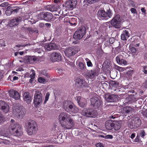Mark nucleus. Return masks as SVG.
Returning a JSON list of instances; mask_svg holds the SVG:
<instances>
[{
    "instance_id": "obj_1",
    "label": "nucleus",
    "mask_w": 147,
    "mask_h": 147,
    "mask_svg": "<svg viewBox=\"0 0 147 147\" xmlns=\"http://www.w3.org/2000/svg\"><path fill=\"white\" fill-rule=\"evenodd\" d=\"M59 120L61 126L66 129H70L74 125L73 120L66 113H61L59 116Z\"/></svg>"
},
{
    "instance_id": "obj_2",
    "label": "nucleus",
    "mask_w": 147,
    "mask_h": 147,
    "mask_svg": "<svg viewBox=\"0 0 147 147\" xmlns=\"http://www.w3.org/2000/svg\"><path fill=\"white\" fill-rule=\"evenodd\" d=\"M27 132L29 135L35 134L38 130V126L36 122L34 120L28 121L26 123Z\"/></svg>"
},
{
    "instance_id": "obj_3",
    "label": "nucleus",
    "mask_w": 147,
    "mask_h": 147,
    "mask_svg": "<svg viewBox=\"0 0 147 147\" xmlns=\"http://www.w3.org/2000/svg\"><path fill=\"white\" fill-rule=\"evenodd\" d=\"M9 131L12 132L14 136H20L22 134V132L19 125L17 123L11 124L9 127Z\"/></svg>"
},
{
    "instance_id": "obj_4",
    "label": "nucleus",
    "mask_w": 147,
    "mask_h": 147,
    "mask_svg": "<svg viewBox=\"0 0 147 147\" xmlns=\"http://www.w3.org/2000/svg\"><path fill=\"white\" fill-rule=\"evenodd\" d=\"M112 14V11L110 10L109 8V9H108L106 12L105 10H99L98 11L97 14L98 17L104 20H107L111 18Z\"/></svg>"
},
{
    "instance_id": "obj_5",
    "label": "nucleus",
    "mask_w": 147,
    "mask_h": 147,
    "mask_svg": "<svg viewBox=\"0 0 147 147\" xmlns=\"http://www.w3.org/2000/svg\"><path fill=\"white\" fill-rule=\"evenodd\" d=\"M120 16L117 15L114 17L111 21V24L113 27L119 28L121 26Z\"/></svg>"
},
{
    "instance_id": "obj_6",
    "label": "nucleus",
    "mask_w": 147,
    "mask_h": 147,
    "mask_svg": "<svg viewBox=\"0 0 147 147\" xmlns=\"http://www.w3.org/2000/svg\"><path fill=\"white\" fill-rule=\"evenodd\" d=\"M135 93V94H131L128 96L124 101L125 102H123L125 104H129L132 103L133 102L137 100L140 98L139 96L137 94L136 92H132Z\"/></svg>"
},
{
    "instance_id": "obj_7",
    "label": "nucleus",
    "mask_w": 147,
    "mask_h": 147,
    "mask_svg": "<svg viewBox=\"0 0 147 147\" xmlns=\"http://www.w3.org/2000/svg\"><path fill=\"white\" fill-rule=\"evenodd\" d=\"M42 102V94L41 92H36L34 99V103L36 107H38Z\"/></svg>"
},
{
    "instance_id": "obj_8",
    "label": "nucleus",
    "mask_w": 147,
    "mask_h": 147,
    "mask_svg": "<svg viewBox=\"0 0 147 147\" xmlns=\"http://www.w3.org/2000/svg\"><path fill=\"white\" fill-rule=\"evenodd\" d=\"M53 17V15L51 13L47 12H43L38 15V18L39 19L47 21H50L52 19Z\"/></svg>"
},
{
    "instance_id": "obj_9",
    "label": "nucleus",
    "mask_w": 147,
    "mask_h": 147,
    "mask_svg": "<svg viewBox=\"0 0 147 147\" xmlns=\"http://www.w3.org/2000/svg\"><path fill=\"white\" fill-rule=\"evenodd\" d=\"M83 115L88 117H94L97 115V113L92 109H84L82 111Z\"/></svg>"
},
{
    "instance_id": "obj_10",
    "label": "nucleus",
    "mask_w": 147,
    "mask_h": 147,
    "mask_svg": "<svg viewBox=\"0 0 147 147\" xmlns=\"http://www.w3.org/2000/svg\"><path fill=\"white\" fill-rule=\"evenodd\" d=\"M90 100L91 105L95 109L98 108L102 104L101 100L97 97H93L90 98Z\"/></svg>"
},
{
    "instance_id": "obj_11",
    "label": "nucleus",
    "mask_w": 147,
    "mask_h": 147,
    "mask_svg": "<svg viewBox=\"0 0 147 147\" xmlns=\"http://www.w3.org/2000/svg\"><path fill=\"white\" fill-rule=\"evenodd\" d=\"M78 51L76 46L72 47L67 48L65 51V53L66 56L70 57L77 54Z\"/></svg>"
},
{
    "instance_id": "obj_12",
    "label": "nucleus",
    "mask_w": 147,
    "mask_h": 147,
    "mask_svg": "<svg viewBox=\"0 0 147 147\" xmlns=\"http://www.w3.org/2000/svg\"><path fill=\"white\" fill-rule=\"evenodd\" d=\"M75 82V87L78 89V91H79V89L85 86L86 85V83L85 80L80 78H76Z\"/></svg>"
},
{
    "instance_id": "obj_13",
    "label": "nucleus",
    "mask_w": 147,
    "mask_h": 147,
    "mask_svg": "<svg viewBox=\"0 0 147 147\" xmlns=\"http://www.w3.org/2000/svg\"><path fill=\"white\" fill-rule=\"evenodd\" d=\"M13 109V113L19 117H22L25 113L24 109H21L19 106H14Z\"/></svg>"
},
{
    "instance_id": "obj_14",
    "label": "nucleus",
    "mask_w": 147,
    "mask_h": 147,
    "mask_svg": "<svg viewBox=\"0 0 147 147\" xmlns=\"http://www.w3.org/2000/svg\"><path fill=\"white\" fill-rule=\"evenodd\" d=\"M50 60L53 62L59 61L61 60V56L60 53L53 52L51 54Z\"/></svg>"
},
{
    "instance_id": "obj_15",
    "label": "nucleus",
    "mask_w": 147,
    "mask_h": 147,
    "mask_svg": "<svg viewBox=\"0 0 147 147\" xmlns=\"http://www.w3.org/2000/svg\"><path fill=\"white\" fill-rule=\"evenodd\" d=\"M98 75V71L97 69H94L91 70L90 71L88 70V71L84 75L88 76L90 78H95Z\"/></svg>"
},
{
    "instance_id": "obj_16",
    "label": "nucleus",
    "mask_w": 147,
    "mask_h": 147,
    "mask_svg": "<svg viewBox=\"0 0 147 147\" xmlns=\"http://www.w3.org/2000/svg\"><path fill=\"white\" fill-rule=\"evenodd\" d=\"M105 96L107 98V100L109 102H115L118 100V96L117 95L114 94H105Z\"/></svg>"
},
{
    "instance_id": "obj_17",
    "label": "nucleus",
    "mask_w": 147,
    "mask_h": 147,
    "mask_svg": "<svg viewBox=\"0 0 147 147\" xmlns=\"http://www.w3.org/2000/svg\"><path fill=\"white\" fill-rule=\"evenodd\" d=\"M0 109H2L5 113L8 112L9 109L8 104L2 100H0Z\"/></svg>"
},
{
    "instance_id": "obj_18",
    "label": "nucleus",
    "mask_w": 147,
    "mask_h": 147,
    "mask_svg": "<svg viewBox=\"0 0 147 147\" xmlns=\"http://www.w3.org/2000/svg\"><path fill=\"white\" fill-rule=\"evenodd\" d=\"M33 94L29 92H24L23 96V99L28 104H30L32 99Z\"/></svg>"
},
{
    "instance_id": "obj_19",
    "label": "nucleus",
    "mask_w": 147,
    "mask_h": 147,
    "mask_svg": "<svg viewBox=\"0 0 147 147\" xmlns=\"http://www.w3.org/2000/svg\"><path fill=\"white\" fill-rule=\"evenodd\" d=\"M25 60L27 63L31 64L34 63L36 61H38L39 59L35 56H28L26 57Z\"/></svg>"
},
{
    "instance_id": "obj_20",
    "label": "nucleus",
    "mask_w": 147,
    "mask_h": 147,
    "mask_svg": "<svg viewBox=\"0 0 147 147\" xmlns=\"http://www.w3.org/2000/svg\"><path fill=\"white\" fill-rule=\"evenodd\" d=\"M20 8L18 7H11L8 9L6 10V13H8L7 15H9L11 14H13L16 13L19 10Z\"/></svg>"
},
{
    "instance_id": "obj_21",
    "label": "nucleus",
    "mask_w": 147,
    "mask_h": 147,
    "mask_svg": "<svg viewBox=\"0 0 147 147\" xmlns=\"http://www.w3.org/2000/svg\"><path fill=\"white\" fill-rule=\"evenodd\" d=\"M22 18L20 17H18L15 19H13L9 21V25L10 27H13L18 25L21 22Z\"/></svg>"
},
{
    "instance_id": "obj_22",
    "label": "nucleus",
    "mask_w": 147,
    "mask_h": 147,
    "mask_svg": "<svg viewBox=\"0 0 147 147\" xmlns=\"http://www.w3.org/2000/svg\"><path fill=\"white\" fill-rule=\"evenodd\" d=\"M79 68L81 70L83 74L85 75L86 73L88 71V70L86 69L85 64H84L82 62H80L78 64Z\"/></svg>"
},
{
    "instance_id": "obj_23",
    "label": "nucleus",
    "mask_w": 147,
    "mask_h": 147,
    "mask_svg": "<svg viewBox=\"0 0 147 147\" xmlns=\"http://www.w3.org/2000/svg\"><path fill=\"white\" fill-rule=\"evenodd\" d=\"M130 36V34L128 30H123L122 33L121 35V39L123 40H127V38H128Z\"/></svg>"
},
{
    "instance_id": "obj_24",
    "label": "nucleus",
    "mask_w": 147,
    "mask_h": 147,
    "mask_svg": "<svg viewBox=\"0 0 147 147\" xmlns=\"http://www.w3.org/2000/svg\"><path fill=\"white\" fill-rule=\"evenodd\" d=\"M73 103L70 101H65L64 102V108L66 111H67L69 110L70 107L72 105Z\"/></svg>"
},
{
    "instance_id": "obj_25",
    "label": "nucleus",
    "mask_w": 147,
    "mask_h": 147,
    "mask_svg": "<svg viewBox=\"0 0 147 147\" xmlns=\"http://www.w3.org/2000/svg\"><path fill=\"white\" fill-rule=\"evenodd\" d=\"M87 28V26L86 25H82L77 30L79 31V32L80 33L82 36H84L86 34V29Z\"/></svg>"
},
{
    "instance_id": "obj_26",
    "label": "nucleus",
    "mask_w": 147,
    "mask_h": 147,
    "mask_svg": "<svg viewBox=\"0 0 147 147\" xmlns=\"http://www.w3.org/2000/svg\"><path fill=\"white\" fill-rule=\"evenodd\" d=\"M78 109L76 107L73 103L69 110L67 112L71 114L76 113L78 112Z\"/></svg>"
},
{
    "instance_id": "obj_27",
    "label": "nucleus",
    "mask_w": 147,
    "mask_h": 147,
    "mask_svg": "<svg viewBox=\"0 0 147 147\" xmlns=\"http://www.w3.org/2000/svg\"><path fill=\"white\" fill-rule=\"evenodd\" d=\"M45 47L47 50L50 51L51 50H55L56 49L57 46L54 43H51L45 45Z\"/></svg>"
},
{
    "instance_id": "obj_28",
    "label": "nucleus",
    "mask_w": 147,
    "mask_h": 147,
    "mask_svg": "<svg viewBox=\"0 0 147 147\" xmlns=\"http://www.w3.org/2000/svg\"><path fill=\"white\" fill-rule=\"evenodd\" d=\"M114 123L111 120L107 121L105 123V127L108 130L112 129L114 127Z\"/></svg>"
},
{
    "instance_id": "obj_29",
    "label": "nucleus",
    "mask_w": 147,
    "mask_h": 147,
    "mask_svg": "<svg viewBox=\"0 0 147 147\" xmlns=\"http://www.w3.org/2000/svg\"><path fill=\"white\" fill-rule=\"evenodd\" d=\"M69 3V4L67 5V7L72 9L76 6L77 1V0H70Z\"/></svg>"
},
{
    "instance_id": "obj_30",
    "label": "nucleus",
    "mask_w": 147,
    "mask_h": 147,
    "mask_svg": "<svg viewBox=\"0 0 147 147\" xmlns=\"http://www.w3.org/2000/svg\"><path fill=\"white\" fill-rule=\"evenodd\" d=\"M10 97L15 99H19L20 98V94L19 92H9Z\"/></svg>"
},
{
    "instance_id": "obj_31",
    "label": "nucleus",
    "mask_w": 147,
    "mask_h": 147,
    "mask_svg": "<svg viewBox=\"0 0 147 147\" xmlns=\"http://www.w3.org/2000/svg\"><path fill=\"white\" fill-rule=\"evenodd\" d=\"M83 36L77 30L74 33L73 35L74 38L76 40H80Z\"/></svg>"
},
{
    "instance_id": "obj_32",
    "label": "nucleus",
    "mask_w": 147,
    "mask_h": 147,
    "mask_svg": "<svg viewBox=\"0 0 147 147\" xmlns=\"http://www.w3.org/2000/svg\"><path fill=\"white\" fill-rule=\"evenodd\" d=\"M132 110V108L130 107H125L123 109L122 112L124 114H127L129 113Z\"/></svg>"
},
{
    "instance_id": "obj_33",
    "label": "nucleus",
    "mask_w": 147,
    "mask_h": 147,
    "mask_svg": "<svg viewBox=\"0 0 147 147\" xmlns=\"http://www.w3.org/2000/svg\"><path fill=\"white\" fill-rule=\"evenodd\" d=\"M123 59V57L121 55H119L116 58V60L117 63L119 64H122Z\"/></svg>"
},
{
    "instance_id": "obj_34",
    "label": "nucleus",
    "mask_w": 147,
    "mask_h": 147,
    "mask_svg": "<svg viewBox=\"0 0 147 147\" xmlns=\"http://www.w3.org/2000/svg\"><path fill=\"white\" fill-rule=\"evenodd\" d=\"M133 122H135V125L136 127H139L141 125V121L140 119L139 118H137L133 120Z\"/></svg>"
},
{
    "instance_id": "obj_35",
    "label": "nucleus",
    "mask_w": 147,
    "mask_h": 147,
    "mask_svg": "<svg viewBox=\"0 0 147 147\" xmlns=\"http://www.w3.org/2000/svg\"><path fill=\"white\" fill-rule=\"evenodd\" d=\"M114 126L113 128L115 130H119L121 128V124L119 122H117L114 123Z\"/></svg>"
},
{
    "instance_id": "obj_36",
    "label": "nucleus",
    "mask_w": 147,
    "mask_h": 147,
    "mask_svg": "<svg viewBox=\"0 0 147 147\" xmlns=\"http://www.w3.org/2000/svg\"><path fill=\"white\" fill-rule=\"evenodd\" d=\"M129 126L131 129L135 128L136 127L135 125V122H133V120L129 123Z\"/></svg>"
},
{
    "instance_id": "obj_37",
    "label": "nucleus",
    "mask_w": 147,
    "mask_h": 147,
    "mask_svg": "<svg viewBox=\"0 0 147 147\" xmlns=\"http://www.w3.org/2000/svg\"><path fill=\"white\" fill-rule=\"evenodd\" d=\"M129 5L134 7H136V3L132 0H128Z\"/></svg>"
},
{
    "instance_id": "obj_38",
    "label": "nucleus",
    "mask_w": 147,
    "mask_h": 147,
    "mask_svg": "<svg viewBox=\"0 0 147 147\" xmlns=\"http://www.w3.org/2000/svg\"><path fill=\"white\" fill-rule=\"evenodd\" d=\"M139 135V136H140L142 138H144V137L146 135V133L144 130H141L140 131Z\"/></svg>"
},
{
    "instance_id": "obj_39",
    "label": "nucleus",
    "mask_w": 147,
    "mask_h": 147,
    "mask_svg": "<svg viewBox=\"0 0 147 147\" xmlns=\"http://www.w3.org/2000/svg\"><path fill=\"white\" fill-rule=\"evenodd\" d=\"M41 74L45 76H46L48 78H49L50 77V76L47 73V71L45 70H43L41 71Z\"/></svg>"
},
{
    "instance_id": "obj_40",
    "label": "nucleus",
    "mask_w": 147,
    "mask_h": 147,
    "mask_svg": "<svg viewBox=\"0 0 147 147\" xmlns=\"http://www.w3.org/2000/svg\"><path fill=\"white\" fill-rule=\"evenodd\" d=\"M47 10L51 11H54V7L52 5H48L47 7Z\"/></svg>"
},
{
    "instance_id": "obj_41",
    "label": "nucleus",
    "mask_w": 147,
    "mask_h": 147,
    "mask_svg": "<svg viewBox=\"0 0 147 147\" xmlns=\"http://www.w3.org/2000/svg\"><path fill=\"white\" fill-rule=\"evenodd\" d=\"M86 60L87 61V65L89 67H92L93 66V64L90 60L88 59H87Z\"/></svg>"
},
{
    "instance_id": "obj_42",
    "label": "nucleus",
    "mask_w": 147,
    "mask_h": 147,
    "mask_svg": "<svg viewBox=\"0 0 147 147\" xmlns=\"http://www.w3.org/2000/svg\"><path fill=\"white\" fill-rule=\"evenodd\" d=\"M50 95L49 92H47L45 97V100L44 102V104H45L48 100Z\"/></svg>"
},
{
    "instance_id": "obj_43",
    "label": "nucleus",
    "mask_w": 147,
    "mask_h": 147,
    "mask_svg": "<svg viewBox=\"0 0 147 147\" xmlns=\"http://www.w3.org/2000/svg\"><path fill=\"white\" fill-rule=\"evenodd\" d=\"M38 81L41 83H44L45 82V79L42 77H39L38 79Z\"/></svg>"
},
{
    "instance_id": "obj_44",
    "label": "nucleus",
    "mask_w": 147,
    "mask_h": 147,
    "mask_svg": "<svg viewBox=\"0 0 147 147\" xmlns=\"http://www.w3.org/2000/svg\"><path fill=\"white\" fill-rule=\"evenodd\" d=\"M87 2L90 4H93L94 3L99 1L100 0H86Z\"/></svg>"
},
{
    "instance_id": "obj_45",
    "label": "nucleus",
    "mask_w": 147,
    "mask_h": 147,
    "mask_svg": "<svg viewBox=\"0 0 147 147\" xmlns=\"http://www.w3.org/2000/svg\"><path fill=\"white\" fill-rule=\"evenodd\" d=\"M31 71L32 72V74L30 75V77L32 78H34L35 75V72L33 70H32Z\"/></svg>"
},
{
    "instance_id": "obj_46",
    "label": "nucleus",
    "mask_w": 147,
    "mask_h": 147,
    "mask_svg": "<svg viewBox=\"0 0 147 147\" xmlns=\"http://www.w3.org/2000/svg\"><path fill=\"white\" fill-rule=\"evenodd\" d=\"M134 141L135 142H139L140 141V137L138 135H137L136 138L134 140Z\"/></svg>"
},
{
    "instance_id": "obj_47",
    "label": "nucleus",
    "mask_w": 147,
    "mask_h": 147,
    "mask_svg": "<svg viewBox=\"0 0 147 147\" xmlns=\"http://www.w3.org/2000/svg\"><path fill=\"white\" fill-rule=\"evenodd\" d=\"M74 20H73V19H71L70 20H69V23L72 26H76V22L75 21V22H73Z\"/></svg>"
},
{
    "instance_id": "obj_48",
    "label": "nucleus",
    "mask_w": 147,
    "mask_h": 147,
    "mask_svg": "<svg viewBox=\"0 0 147 147\" xmlns=\"http://www.w3.org/2000/svg\"><path fill=\"white\" fill-rule=\"evenodd\" d=\"M131 13L134 14H137V12L136 10L134 8H132L130 9Z\"/></svg>"
},
{
    "instance_id": "obj_49",
    "label": "nucleus",
    "mask_w": 147,
    "mask_h": 147,
    "mask_svg": "<svg viewBox=\"0 0 147 147\" xmlns=\"http://www.w3.org/2000/svg\"><path fill=\"white\" fill-rule=\"evenodd\" d=\"M130 51L131 52L133 53H135L137 51L136 48L134 47H131L130 49Z\"/></svg>"
},
{
    "instance_id": "obj_50",
    "label": "nucleus",
    "mask_w": 147,
    "mask_h": 147,
    "mask_svg": "<svg viewBox=\"0 0 147 147\" xmlns=\"http://www.w3.org/2000/svg\"><path fill=\"white\" fill-rule=\"evenodd\" d=\"M79 105L82 107H84L86 106V104L84 102H79L78 101Z\"/></svg>"
},
{
    "instance_id": "obj_51",
    "label": "nucleus",
    "mask_w": 147,
    "mask_h": 147,
    "mask_svg": "<svg viewBox=\"0 0 147 147\" xmlns=\"http://www.w3.org/2000/svg\"><path fill=\"white\" fill-rule=\"evenodd\" d=\"M96 147H104L103 144L100 143H98L96 144Z\"/></svg>"
},
{
    "instance_id": "obj_52",
    "label": "nucleus",
    "mask_w": 147,
    "mask_h": 147,
    "mask_svg": "<svg viewBox=\"0 0 147 147\" xmlns=\"http://www.w3.org/2000/svg\"><path fill=\"white\" fill-rule=\"evenodd\" d=\"M105 138L112 139L113 138V136L112 135L108 134L105 136Z\"/></svg>"
},
{
    "instance_id": "obj_53",
    "label": "nucleus",
    "mask_w": 147,
    "mask_h": 147,
    "mask_svg": "<svg viewBox=\"0 0 147 147\" xmlns=\"http://www.w3.org/2000/svg\"><path fill=\"white\" fill-rule=\"evenodd\" d=\"M115 41V39L113 38H110L109 39V42L110 44H113Z\"/></svg>"
},
{
    "instance_id": "obj_54",
    "label": "nucleus",
    "mask_w": 147,
    "mask_h": 147,
    "mask_svg": "<svg viewBox=\"0 0 147 147\" xmlns=\"http://www.w3.org/2000/svg\"><path fill=\"white\" fill-rule=\"evenodd\" d=\"M142 71L145 74H147V67L146 66L144 67L143 69L142 70Z\"/></svg>"
},
{
    "instance_id": "obj_55",
    "label": "nucleus",
    "mask_w": 147,
    "mask_h": 147,
    "mask_svg": "<svg viewBox=\"0 0 147 147\" xmlns=\"http://www.w3.org/2000/svg\"><path fill=\"white\" fill-rule=\"evenodd\" d=\"M3 115L0 112V123H1L3 121Z\"/></svg>"
},
{
    "instance_id": "obj_56",
    "label": "nucleus",
    "mask_w": 147,
    "mask_h": 147,
    "mask_svg": "<svg viewBox=\"0 0 147 147\" xmlns=\"http://www.w3.org/2000/svg\"><path fill=\"white\" fill-rule=\"evenodd\" d=\"M142 12L144 13H146V10L145 9V8L144 7H142L141 9Z\"/></svg>"
},
{
    "instance_id": "obj_57",
    "label": "nucleus",
    "mask_w": 147,
    "mask_h": 147,
    "mask_svg": "<svg viewBox=\"0 0 147 147\" xmlns=\"http://www.w3.org/2000/svg\"><path fill=\"white\" fill-rule=\"evenodd\" d=\"M112 84L113 85H117L118 84V83L117 81H112Z\"/></svg>"
},
{
    "instance_id": "obj_58",
    "label": "nucleus",
    "mask_w": 147,
    "mask_h": 147,
    "mask_svg": "<svg viewBox=\"0 0 147 147\" xmlns=\"http://www.w3.org/2000/svg\"><path fill=\"white\" fill-rule=\"evenodd\" d=\"M135 136H136V135H135V133H132L131 134V136L130 138L132 139H133L135 137Z\"/></svg>"
},
{
    "instance_id": "obj_59",
    "label": "nucleus",
    "mask_w": 147,
    "mask_h": 147,
    "mask_svg": "<svg viewBox=\"0 0 147 147\" xmlns=\"http://www.w3.org/2000/svg\"><path fill=\"white\" fill-rule=\"evenodd\" d=\"M18 79V77L14 76L13 79V81H14L16 80H17Z\"/></svg>"
},
{
    "instance_id": "obj_60",
    "label": "nucleus",
    "mask_w": 147,
    "mask_h": 147,
    "mask_svg": "<svg viewBox=\"0 0 147 147\" xmlns=\"http://www.w3.org/2000/svg\"><path fill=\"white\" fill-rule=\"evenodd\" d=\"M44 26V23H41L39 24V26L40 28L43 27Z\"/></svg>"
},
{
    "instance_id": "obj_61",
    "label": "nucleus",
    "mask_w": 147,
    "mask_h": 147,
    "mask_svg": "<svg viewBox=\"0 0 147 147\" xmlns=\"http://www.w3.org/2000/svg\"><path fill=\"white\" fill-rule=\"evenodd\" d=\"M122 64L125 65H127V62L126 61L123 59V61H122Z\"/></svg>"
},
{
    "instance_id": "obj_62",
    "label": "nucleus",
    "mask_w": 147,
    "mask_h": 147,
    "mask_svg": "<svg viewBox=\"0 0 147 147\" xmlns=\"http://www.w3.org/2000/svg\"><path fill=\"white\" fill-rule=\"evenodd\" d=\"M25 46L22 45H16V47H17L20 48L21 47H24Z\"/></svg>"
},
{
    "instance_id": "obj_63",
    "label": "nucleus",
    "mask_w": 147,
    "mask_h": 147,
    "mask_svg": "<svg viewBox=\"0 0 147 147\" xmlns=\"http://www.w3.org/2000/svg\"><path fill=\"white\" fill-rule=\"evenodd\" d=\"M143 87L144 88H147V82L143 84Z\"/></svg>"
},
{
    "instance_id": "obj_64",
    "label": "nucleus",
    "mask_w": 147,
    "mask_h": 147,
    "mask_svg": "<svg viewBox=\"0 0 147 147\" xmlns=\"http://www.w3.org/2000/svg\"><path fill=\"white\" fill-rule=\"evenodd\" d=\"M34 78H30V79L29 80V82L30 83H32L34 81Z\"/></svg>"
}]
</instances>
